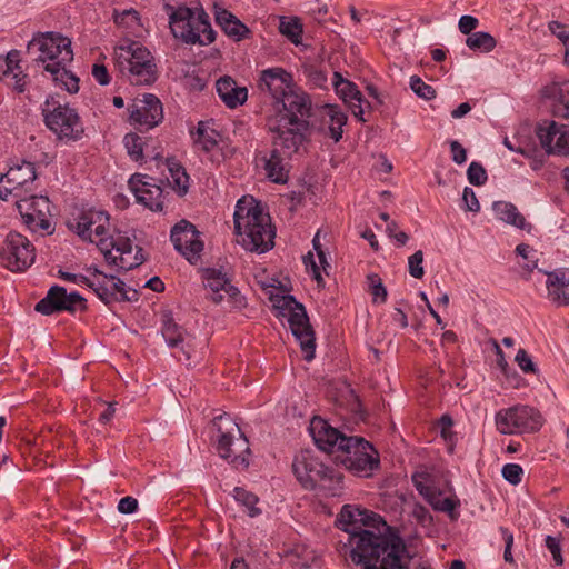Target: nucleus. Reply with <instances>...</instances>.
<instances>
[{"label":"nucleus","mask_w":569,"mask_h":569,"mask_svg":"<svg viewBox=\"0 0 569 569\" xmlns=\"http://www.w3.org/2000/svg\"><path fill=\"white\" fill-rule=\"evenodd\" d=\"M258 89L273 99L267 127L274 134L276 146L288 153L297 152L309 130L310 98L295 89L292 74L280 67L262 70Z\"/></svg>","instance_id":"nucleus-1"},{"label":"nucleus","mask_w":569,"mask_h":569,"mask_svg":"<svg viewBox=\"0 0 569 569\" xmlns=\"http://www.w3.org/2000/svg\"><path fill=\"white\" fill-rule=\"evenodd\" d=\"M337 521L349 533L351 560L360 569H408L409 556L403 540L393 533L376 532L381 518L353 505H345Z\"/></svg>","instance_id":"nucleus-2"},{"label":"nucleus","mask_w":569,"mask_h":569,"mask_svg":"<svg viewBox=\"0 0 569 569\" xmlns=\"http://www.w3.org/2000/svg\"><path fill=\"white\" fill-rule=\"evenodd\" d=\"M237 242L246 250L263 253L273 247L274 230L269 214L252 197H242L233 214Z\"/></svg>","instance_id":"nucleus-3"},{"label":"nucleus","mask_w":569,"mask_h":569,"mask_svg":"<svg viewBox=\"0 0 569 569\" xmlns=\"http://www.w3.org/2000/svg\"><path fill=\"white\" fill-rule=\"evenodd\" d=\"M30 44L38 47L39 56L36 61L50 73L54 86L69 93L78 92L79 78L67 69L73 60L70 39L49 32L34 39Z\"/></svg>","instance_id":"nucleus-4"},{"label":"nucleus","mask_w":569,"mask_h":569,"mask_svg":"<svg viewBox=\"0 0 569 569\" xmlns=\"http://www.w3.org/2000/svg\"><path fill=\"white\" fill-rule=\"evenodd\" d=\"M169 27L176 39L186 44L209 46L216 39L209 16L203 10L186 6L168 7Z\"/></svg>","instance_id":"nucleus-5"},{"label":"nucleus","mask_w":569,"mask_h":569,"mask_svg":"<svg viewBox=\"0 0 569 569\" xmlns=\"http://www.w3.org/2000/svg\"><path fill=\"white\" fill-rule=\"evenodd\" d=\"M114 64L132 84L153 83L157 68L151 52L141 43L131 41L114 49Z\"/></svg>","instance_id":"nucleus-6"},{"label":"nucleus","mask_w":569,"mask_h":569,"mask_svg":"<svg viewBox=\"0 0 569 569\" xmlns=\"http://www.w3.org/2000/svg\"><path fill=\"white\" fill-rule=\"evenodd\" d=\"M270 301L277 310V316L287 318L292 335L300 343L303 359L311 361L315 358L316 339L303 305L296 301L292 296L282 293L271 295Z\"/></svg>","instance_id":"nucleus-7"},{"label":"nucleus","mask_w":569,"mask_h":569,"mask_svg":"<svg viewBox=\"0 0 569 569\" xmlns=\"http://www.w3.org/2000/svg\"><path fill=\"white\" fill-rule=\"evenodd\" d=\"M292 470L306 489L319 488L326 495L336 496L341 489V478L320 462L310 451H300L293 459Z\"/></svg>","instance_id":"nucleus-8"},{"label":"nucleus","mask_w":569,"mask_h":569,"mask_svg":"<svg viewBox=\"0 0 569 569\" xmlns=\"http://www.w3.org/2000/svg\"><path fill=\"white\" fill-rule=\"evenodd\" d=\"M47 128L64 142L79 141L84 136V127L77 110L54 97L48 98L41 108Z\"/></svg>","instance_id":"nucleus-9"},{"label":"nucleus","mask_w":569,"mask_h":569,"mask_svg":"<svg viewBox=\"0 0 569 569\" xmlns=\"http://www.w3.org/2000/svg\"><path fill=\"white\" fill-rule=\"evenodd\" d=\"M213 426L218 431L217 450L221 458L228 460L236 468L249 466V442L241 432L238 423L227 413L217 416Z\"/></svg>","instance_id":"nucleus-10"},{"label":"nucleus","mask_w":569,"mask_h":569,"mask_svg":"<svg viewBox=\"0 0 569 569\" xmlns=\"http://www.w3.org/2000/svg\"><path fill=\"white\" fill-rule=\"evenodd\" d=\"M343 446L340 460L353 475L368 478L379 468V455L371 443L360 437H349L340 442Z\"/></svg>","instance_id":"nucleus-11"},{"label":"nucleus","mask_w":569,"mask_h":569,"mask_svg":"<svg viewBox=\"0 0 569 569\" xmlns=\"http://www.w3.org/2000/svg\"><path fill=\"white\" fill-rule=\"evenodd\" d=\"M36 167L29 161L14 164L0 177V199L16 201L31 192H36Z\"/></svg>","instance_id":"nucleus-12"},{"label":"nucleus","mask_w":569,"mask_h":569,"mask_svg":"<svg viewBox=\"0 0 569 569\" xmlns=\"http://www.w3.org/2000/svg\"><path fill=\"white\" fill-rule=\"evenodd\" d=\"M496 426L502 435L533 432L542 426L541 415L529 406H515L496 413Z\"/></svg>","instance_id":"nucleus-13"},{"label":"nucleus","mask_w":569,"mask_h":569,"mask_svg":"<svg viewBox=\"0 0 569 569\" xmlns=\"http://www.w3.org/2000/svg\"><path fill=\"white\" fill-rule=\"evenodd\" d=\"M0 258L9 270L24 271L34 262V247L27 237L10 231L0 249Z\"/></svg>","instance_id":"nucleus-14"},{"label":"nucleus","mask_w":569,"mask_h":569,"mask_svg":"<svg viewBox=\"0 0 569 569\" xmlns=\"http://www.w3.org/2000/svg\"><path fill=\"white\" fill-rule=\"evenodd\" d=\"M111 249L106 243L101 247V252L109 266L116 267L119 270H131L139 267L146 260L142 248L139 246L133 247L132 240L122 234H117L112 238Z\"/></svg>","instance_id":"nucleus-15"},{"label":"nucleus","mask_w":569,"mask_h":569,"mask_svg":"<svg viewBox=\"0 0 569 569\" xmlns=\"http://www.w3.org/2000/svg\"><path fill=\"white\" fill-rule=\"evenodd\" d=\"M70 228L83 240L96 242L99 248L104 247V238L109 230V214L101 210L89 209L80 212Z\"/></svg>","instance_id":"nucleus-16"},{"label":"nucleus","mask_w":569,"mask_h":569,"mask_svg":"<svg viewBox=\"0 0 569 569\" xmlns=\"http://www.w3.org/2000/svg\"><path fill=\"white\" fill-rule=\"evenodd\" d=\"M26 226L32 230H48L50 228L49 217L50 201L48 197L37 196L34 192L13 201Z\"/></svg>","instance_id":"nucleus-17"},{"label":"nucleus","mask_w":569,"mask_h":569,"mask_svg":"<svg viewBox=\"0 0 569 569\" xmlns=\"http://www.w3.org/2000/svg\"><path fill=\"white\" fill-rule=\"evenodd\" d=\"M88 272L91 273L90 288L94 291L98 298L104 303L114 301L136 299V290H127L126 283L114 277L108 276L100 271L97 267H88Z\"/></svg>","instance_id":"nucleus-18"},{"label":"nucleus","mask_w":569,"mask_h":569,"mask_svg":"<svg viewBox=\"0 0 569 569\" xmlns=\"http://www.w3.org/2000/svg\"><path fill=\"white\" fill-rule=\"evenodd\" d=\"M411 479L417 491L436 511L451 513L460 506L457 497H443V491L435 486L433 477L426 468L417 470Z\"/></svg>","instance_id":"nucleus-19"},{"label":"nucleus","mask_w":569,"mask_h":569,"mask_svg":"<svg viewBox=\"0 0 569 569\" xmlns=\"http://www.w3.org/2000/svg\"><path fill=\"white\" fill-rule=\"evenodd\" d=\"M34 309L47 316L60 311L76 312L86 309V300L78 292L68 293L63 287L52 286Z\"/></svg>","instance_id":"nucleus-20"},{"label":"nucleus","mask_w":569,"mask_h":569,"mask_svg":"<svg viewBox=\"0 0 569 569\" xmlns=\"http://www.w3.org/2000/svg\"><path fill=\"white\" fill-rule=\"evenodd\" d=\"M174 249L190 262H196L203 250V242L200 240V232L187 221H179L170 234Z\"/></svg>","instance_id":"nucleus-21"},{"label":"nucleus","mask_w":569,"mask_h":569,"mask_svg":"<svg viewBox=\"0 0 569 569\" xmlns=\"http://www.w3.org/2000/svg\"><path fill=\"white\" fill-rule=\"evenodd\" d=\"M161 333L168 347L179 348L182 351L188 366L198 362V355L194 350V337L177 325L169 313L162 316Z\"/></svg>","instance_id":"nucleus-22"},{"label":"nucleus","mask_w":569,"mask_h":569,"mask_svg":"<svg viewBox=\"0 0 569 569\" xmlns=\"http://www.w3.org/2000/svg\"><path fill=\"white\" fill-rule=\"evenodd\" d=\"M129 188L136 200L152 211H161L163 208V191L156 179L147 174H133L129 181Z\"/></svg>","instance_id":"nucleus-23"},{"label":"nucleus","mask_w":569,"mask_h":569,"mask_svg":"<svg viewBox=\"0 0 569 569\" xmlns=\"http://www.w3.org/2000/svg\"><path fill=\"white\" fill-rule=\"evenodd\" d=\"M537 136L548 154H569V126L550 121L537 129Z\"/></svg>","instance_id":"nucleus-24"},{"label":"nucleus","mask_w":569,"mask_h":569,"mask_svg":"<svg viewBox=\"0 0 569 569\" xmlns=\"http://www.w3.org/2000/svg\"><path fill=\"white\" fill-rule=\"evenodd\" d=\"M162 119V104L154 94H143L141 100L136 101L130 107V120L140 128L152 129L158 126Z\"/></svg>","instance_id":"nucleus-25"},{"label":"nucleus","mask_w":569,"mask_h":569,"mask_svg":"<svg viewBox=\"0 0 569 569\" xmlns=\"http://www.w3.org/2000/svg\"><path fill=\"white\" fill-rule=\"evenodd\" d=\"M310 435L317 447L326 452L342 451V439H349L343 436L338 429L331 427L326 420L315 417L309 426Z\"/></svg>","instance_id":"nucleus-26"},{"label":"nucleus","mask_w":569,"mask_h":569,"mask_svg":"<svg viewBox=\"0 0 569 569\" xmlns=\"http://www.w3.org/2000/svg\"><path fill=\"white\" fill-rule=\"evenodd\" d=\"M332 86L336 90V93L339 98L348 104L352 114L361 122H366L363 118L365 107H369V102H367L362 93L359 91L358 87L345 79L341 73L335 72L332 78Z\"/></svg>","instance_id":"nucleus-27"},{"label":"nucleus","mask_w":569,"mask_h":569,"mask_svg":"<svg viewBox=\"0 0 569 569\" xmlns=\"http://www.w3.org/2000/svg\"><path fill=\"white\" fill-rule=\"evenodd\" d=\"M273 149L268 153H264L258 159V163L262 166L266 171L267 178L274 183H286L289 178L288 163L283 157L280 156L279 150L281 149L284 154L291 156L286 152L280 146L274 143V134H272ZM295 152H292L293 154Z\"/></svg>","instance_id":"nucleus-28"},{"label":"nucleus","mask_w":569,"mask_h":569,"mask_svg":"<svg viewBox=\"0 0 569 569\" xmlns=\"http://www.w3.org/2000/svg\"><path fill=\"white\" fill-rule=\"evenodd\" d=\"M0 79L6 81L17 92H23L27 87V74L20 66V52L12 50L6 57H0Z\"/></svg>","instance_id":"nucleus-29"},{"label":"nucleus","mask_w":569,"mask_h":569,"mask_svg":"<svg viewBox=\"0 0 569 569\" xmlns=\"http://www.w3.org/2000/svg\"><path fill=\"white\" fill-rule=\"evenodd\" d=\"M547 274V297L556 307L569 306V269H557Z\"/></svg>","instance_id":"nucleus-30"},{"label":"nucleus","mask_w":569,"mask_h":569,"mask_svg":"<svg viewBox=\"0 0 569 569\" xmlns=\"http://www.w3.org/2000/svg\"><path fill=\"white\" fill-rule=\"evenodd\" d=\"M216 90L222 102L230 109L242 106L248 99V90L240 87L229 76L221 77L216 82Z\"/></svg>","instance_id":"nucleus-31"},{"label":"nucleus","mask_w":569,"mask_h":569,"mask_svg":"<svg viewBox=\"0 0 569 569\" xmlns=\"http://www.w3.org/2000/svg\"><path fill=\"white\" fill-rule=\"evenodd\" d=\"M217 24L223 32L234 41H241L248 38L250 30L232 12L223 8H217L214 11Z\"/></svg>","instance_id":"nucleus-32"},{"label":"nucleus","mask_w":569,"mask_h":569,"mask_svg":"<svg viewBox=\"0 0 569 569\" xmlns=\"http://www.w3.org/2000/svg\"><path fill=\"white\" fill-rule=\"evenodd\" d=\"M191 133L198 150L209 153L218 149L221 136L210 122L200 121L196 131Z\"/></svg>","instance_id":"nucleus-33"},{"label":"nucleus","mask_w":569,"mask_h":569,"mask_svg":"<svg viewBox=\"0 0 569 569\" xmlns=\"http://www.w3.org/2000/svg\"><path fill=\"white\" fill-rule=\"evenodd\" d=\"M495 217L508 224L515 226L521 230H530V223H527L525 217L518 211L517 207L507 201H496L492 204Z\"/></svg>","instance_id":"nucleus-34"},{"label":"nucleus","mask_w":569,"mask_h":569,"mask_svg":"<svg viewBox=\"0 0 569 569\" xmlns=\"http://www.w3.org/2000/svg\"><path fill=\"white\" fill-rule=\"evenodd\" d=\"M312 246H313L315 251L317 252V257H318L320 266H318L316 263L315 257H313L312 252H308L303 257V262H305V266H306L307 270L311 272L312 278L318 282V284H321L323 282V278L321 276L320 269H323V271H326L327 268L330 267V264L327 261L326 253H325V251L322 249V246L320 243V231H318L315 234V237L312 239Z\"/></svg>","instance_id":"nucleus-35"},{"label":"nucleus","mask_w":569,"mask_h":569,"mask_svg":"<svg viewBox=\"0 0 569 569\" xmlns=\"http://www.w3.org/2000/svg\"><path fill=\"white\" fill-rule=\"evenodd\" d=\"M547 92L553 99V113L569 119V81L553 83L547 88Z\"/></svg>","instance_id":"nucleus-36"},{"label":"nucleus","mask_w":569,"mask_h":569,"mask_svg":"<svg viewBox=\"0 0 569 569\" xmlns=\"http://www.w3.org/2000/svg\"><path fill=\"white\" fill-rule=\"evenodd\" d=\"M204 281L206 286L213 292L211 299L214 303H221L224 296L220 291L226 293L228 288L232 286L227 274L214 268L204 271Z\"/></svg>","instance_id":"nucleus-37"},{"label":"nucleus","mask_w":569,"mask_h":569,"mask_svg":"<svg viewBox=\"0 0 569 569\" xmlns=\"http://www.w3.org/2000/svg\"><path fill=\"white\" fill-rule=\"evenodd\" d=\"M168 170L170 173L167 178L168 183L179 196H184L189 189V176L184 168L178 162L168 161Z\"/></svg>","instance_id":"nucleus-38"},{"label":"nucleus","mask_w":569,"mask_h":569,"mask_svg":"<svg viewBox=\"0 0 569 569\" xmlns=\"http://www.w3.org/2000/svg\"><path fill=\"white\" fill-rule=\"evenodd\" d=\"M328 128L330 137L338 142L342 138V128L347 123V116L338 106H327Z\"/></svg>","instance_id":"nucleus-39"},{"label":"nucleus","mask_w":569,"mask_h":569,"mask_svg":"<svg viewBox=\"0 0 569 569\" xmlns=\"http://www.w3.org/2000/svg\"><path fill=\"white\" fill-rule=\"evenodd\" d=\"M466 44L469 49L479 52H490L496 47L495 38L488 32H473L468 36Z\"/></svg>","instance_id":"nucleus-40"},{"label":"nucleus","mask_w":569,"mask_h":569,"mask_svg":"<svg viewBox=\"0 0 569 569\" xmlns=\"http://www.w3.org/2000/svg\"><path fill=\"white\" fill-rule=\"evenodd\" d=\"M232 495L234 500L247 509L249 517L253 518L261 513V509L257 507L259 498L254 493L241 487H236Z\"/></svg>","instance_id":"nucleus-41"},{"label":"nucleus","mask_w":569,"mask_h":569,"mask_svg":"<svg viewBox=\"0 0 569 569\" xmlns=\"http://www.w3.org/2000/svg\"><path fill=\"white\" fill-rule=\"evenodd\" d=\"M279 31L292 43L299 44L301 42L302 24L298 18H281Z\"/></svg>","instance_id":"nucleus-42"},{"label":"nucleus","mask_w":569,"mask_h":569,"mask_svg":"<svg viewBox=\"0 0 569 569\" xmlns=\"http://www.w3.org/2000/svg\"><path fill=\"white\" fill-rule=\"evenodd\" d=\"M123 144L131 160L136 162L143 160V141L141 137L136 133H128L123 138Z\"/></svg>","instance_id":"nucleus-43"},{"label":"nucleus","mask_w":569,"mask_h":569,"mask_svg":"<svg viewBox=\"0 0 569 569\" xmlns=\"http://www.w3.org/2000/svg\"><path fill=\"white\" fill-rule=\"evenodd\" d=\"M114 23L124 29H134L139 27V13L133 9L123 10L122 12H113Z\"/></svg>","instance_id":"nucleus-44"},{"label":"nucleus","mask_w":569,"mask_h":569,"mask_svg":"<svg viewBox=\"0 0 569 569\" xmlns=\"http://www.w3.org/2000/svg\"><path fill=\"white\" fill-rule=\"evenodd\" d=\"M549 30L566 47L565 62L569 64V26L562 24L559 21H551L549 22Z\"/></svg>","instance_id":"nucleus-45"},{"label":"nucleus","mask_w":569,"mask_h":569,"mask_svg":"<svg viewBox=\"0 0 569 569\" xmlns=\"http://www.w3.org/2000/svg\"><path fill=\"white\" fill-rule=\"evenodd\" d=\"M410 88L419 98L425 100H431L436 98V90L418 76H412L410 78Z\"/></svg>","instance_id":"nucleus-46"},{"label":"nucleus","mask_w":569,"mask_h":569,"mask_svg":"<svg viewBox=\"0 0 569 569\" xmlns=\"http://www.w3.org/2000/svg\"><path fill=\"white\" fill-rule=\"evenodd\" d=\"M368 282L370 287V292L372 295V300L375 303L385 302L387 299V289L382 284L381 279L378 274H369Z\"/></svg>","instance_id":"nucleus-47"},{"label":"nucleus","mask_w":569,"mask_h":569,"mask_svg":"<svg viewBox=\"0 0 569 569\" xmlns=\"http://www.w3.org/2000/svg\"><path fill=\"white\" fill-rule=\"evenodd\" d=\"M467 177L471 184L482 186L486 183L488 177L482 164L472 161L467 170Z\"/></svg>","instance_id":"nucleus-48"},{"label":"nucleus","mask_w":569,"mask_h":569,"mask_svg":"<svg viewBox=\"0 0 569 569\" xmlns=\"http://www.w3.org/2000/svg\"><path fill=\"white\" fill-rule=\"evenodd\" d=\"M423 253L421 250L416 251L408 258V271L409 274L416 279H421L425 274L423 270Z\"/></svg>","instance_id":"nucleus-49"},{"label":"nucleus","mask_w":569,"mask_h":569,"mask_svg":"<svg viewBox=\"0 0 569 569\" xmlns=\"http://www.w3.org/2000/svg\"><path fill=\"white\" fill-rule=\"evenodd\" d=\"M516 252L521 256L525 260H527V263L525 264V268L529 271H532L537 268L538 259H537V251L532 249L529 244L520 243L516 248Z\"/></svg>","instance_id":"nucleus-50"},{"label":"nucleus","mask_w":569,"mask_h":569,"mask_svg":"<svg viewBox=\"0 0 569 569\" xmlns=\"http://www.w3.org/2000/svg\"><path fill=\"white\" fill-rule=\"evenodd\" d=\"M501 473L505 480L516 486L521 482L523 470L518 463H507L502 467Z\"/></svg>","instance_id":"nucleus-51"},{"label":"nucleus","mask_w":569,"mask_h":569,"mask_svg":"<svg viewBox=\"0 0 569 569\" xmlns=\"http://www.w3.org/2000/svg\"><path fill=\"white\" fill-rule=\"evenodd\" d=\"M530 143V140L528 139H520L517 137H513L512 139L505 137L503 138V144L507 149H509L512 152H517L521 156H529L530 150L528 149V146Z\"/></svg>","instance_id":"nucleus-52"},{"label":"nucleus","mask_w":569,"mask_h":569,"mask_svg":"<svg viewBox=\"0 0 569 569\" xmlns=\"http://www.w3.org/2000/svg\"><path fill=\"white\" fill-rule=\"evenodd\" d=\"M528 149L530 150V154L523 157L530 160V166L535 171L540 170L545 163V153L531 141Z\"/></svg>","instance_id":"nucleus-53"},{"label":"nucleus","mask_w":569,"mask_h":569,"mask_svg":"<svg viewBox=\"0 0 569 569\" xmlns=\"http://www.w3.org/2000/svg\"><path fill=\"white\" fill-rule=\"evenodd\" d=\"M410 515L422 526L432 522V516L429 510L419 502L412 505Z\"/></svg>","instance_id":"nucleus-54"},{"label":"nucleus","mask_w":569,"mask_h":569,"mask_svg":"<svg viewBox=\"0 0 569 569\" xmlns=\"http://www.w3.org/2000/svg\"><path fill=\"white\" fill-rule=\"evenodd\" d=\"M223 296H227L228 302L232 308L241 309L247 305L244 296L234 286L229 287Z\"/></svg>","instance_id":"nucleus-55"},{"label":"nucleus","mask_w":569,"mask_h":569,"mask_svg":"<svg viewBox=\"0 0 569 569\" xmlns=\"http://www.w3.org/2000/svg\"><path fill=\"white\" fill-rule=\"evenodd\" d=\"M515 360L523 372L528 373L536 371V367L531 360V357L525 349L518 350Z\"/></svg>","instance_id":"nucleus-56"},{"label":"nucleus","mask_w":569,"mask_h":569,"mask_svg":"<svg viewBox=\"0 0 569 569\" xmlns=\"http://www.w3.org/2000/svg\"><path fill=\"white\" fill-rule=\"evenodd\" d=\"M462 200H463L466 210L471 211V212H479L480 203L476 197L475 191L471 188L466 187L463 189Z\"/></svg>","instance_id":"nucleus-57"},{"label":"nucleus","mask_w":569,"mask_h":569,"mask_svg":"<svg viewBox=\"0 0 569 569\" xmlns=\"http://www.w3.org/2000/svg\"><path fill=\"white\" fill-rule=\"evenodd\" d=\"M308 80L318 88H323L327 83V74L325 71L310 67L306 70Z\"/></svg>","instance_id":"nucleus-58"},{"label":"nucleus","mask_w":569,"mask_h":569,"mask_svg":"<svg viewBox=\"0 0 569 569\" xmlns=\"http://www.w3.org/2000/svg\"><path fill=\"white\" fill-rule=\"evenodd\" d=\"M546 547L549 549V551L552 555V558L556 562V565L560 566L563 563V559L561 556V548H560V541L551 536L546 537Z\"/></svg>","instance_id":"nucleus-59"},{"label":"nucleus","mask_w":569,"mask_h":569,"mask_svg":"<svg viewBox=\"0 0 569 569\" xmlns=\"http://www.w3.org/2000/svg\"><path fill=\"white\" fill-rule=\"evenodd\" d=\"M59 277L66 281L73 282L78 286H87L90 288V276H83L78 273H71L67 271L59 270Z\"/></svg>","instance_id":"nucleus-60"},{"label":"nucleus","mask_w":569,"mask_h":569,"mask_svg":"<svg viewBox=\"0 0 569 569\" xmlns=\"http://www.w3.org/2000/svg\"><path fill=\"white\" fill-rule=\"evenodd\" d=\"M478 24L479 21L477 18L466 14L459 19L458 28L461 33L470 36L471 31L475 30Z\"/></svg>","instance_id":"nucleus-61"},{"label":"nucleus","mask_w":569,"mask_h":569,"mask_svg":"<svg viewBox=\"0 0 569 569\" xmlns=\"http://www.w3.org/2000/svg\"><path fill=\"white\" fill-rule=\"evenodd\" d=\"M137 509L138 500L130 496L121 498L118 503V511L123 515L133 513Z\"/></svg>","instance_id":"nucleus-62"},{"label":"nucleus","mask_w":569,"mask_h":569,"mask_svg":"<svg viewBox=\"0 0 569 569\" xmlns=\"http://www.w3.org/2000/svg\"><path fill=\"white\" fill-rule=\"evenodd\" d=\"M450 150H451V154H452V160L457 164H462L466 162L467 151L458 141L450 142Z\"/></svg>","instance_id":"nucleus-63"},{"label":"nucleus","mask_w":569,"mask_h":569,"mask_svg":"<svg viewBox=\"0 0 569 569\" xmlns=\"http://www.w3.org/2000/svg\"><path fill=\"white\" fill-rule=\"evenodd\" d=\"M92 76L96 79V81L101 86H107L110 82L109 72L103 64H93Z\"/></svg>","instance_id":"nucleus-64"}]
</instances>
